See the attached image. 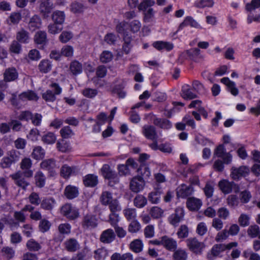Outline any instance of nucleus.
Here are the masks:
<instances>
[{
  "label": "nucleus",
  "mask_w": 260,
  "mask_h": 260,
  "mask_svg": "<svg viewBox=\"0 0 260 260\" xmlns=\"http://www.w3.org/2000/svg\"><path fill=\"white\" fill-rule=\"evenodd\" d=\"M38 67L41 73L46 74L51 70L52 64L49 60L43 59L40 62Z\"/></svg>",
  "instance_id": "nucleus-29"
},
{
  "label": "nucleus",
  "mask_w": 260,
  "mask_h": 260,
  "mask_svg": "<svg viewBox=\"0 0 260 260\" xmlns=\"http://www.w3.org/2000/svg\"><path fill=\"white\" fill-rule=\"evenodd\" d=\"M184 217V210L183 208L178 207L175 210L174 213L168 217V221L172 225L177 226L183 220Z\"/></svg>",
  "instance_id": "nucleus-9"
},
{
  "label": "nucleus",
  "mask_w": 260,
  "mask_h": 260,
  "mask_svg": "<svg viewBox=\"0 0 260 260\" xmlns=\"http://www.w3.org/2000/svg\"><path fill=\"white\" fill-rule=\"evenodd\" d=\"M123 214L127 220L134 219L136 217V210L134 208H127L123 210Z\"/></svg>",
  "instance_id": "nucleus-62"
},
{
  "label": "nucleus",
  "mask_w": 260,
  "mask_h": 260,
  "mask_svg": "<svg viewBox=\"0 0 260 260\" xmlns=\"http://www.w3.org/2000/svg\"><path fill=\"white\" fill-rule=\"evenodd\" d=\"M113 57V55L111 52L105 50L101 54L100 59L103 63H107L111 61Z\"/></svg>",
  "instance_id": "nucleus-54"
},
{
  "label": "nucleus",
  "mask_w": 260,
  "mask_h": 260,
  "mask_svg": "<svg viewBox=\"0 0 260 260\" xmlns=\"http://www.w3.org/2000/svg\"><path fill=\"white\" fill-rule=\"evenodd\" d=\"M83 183L86 186L94 187L98 183V176L93 174L87 175L83 178Z\"/></svg>",
  "instance_id": "nucleus-27"
},
{
  "label": "nucleus",
  "mask_w": 260,
  "mask_h": 260,
  "mask_svg": "<svg viewBox=\"0 0 260 260\" xmlns=\"http://www.w3.org/2000/svg\"><path fill=\"white\" fill-rule=\"evenodd\" d=\"M51 223L47 219H43L40 221L39 229L43 233L48 231L51 226Z\"/></svg>",
  "instance_id": "nucleus-64"
},
{
  "label": "nucleus",
  "mask_w": 260,
  "mask_h": 260,
  "mask_svg": "<svg viewBox=\"0 0 260 260\" xmlns=\"http://www.w3.org/2000/svg\"><path fill=\"white\" fill-rule=\"evenodd\" d=\"M55 201L52 198H45L40 203L41 208L45 210L51 211L54 208Z\"/></svg>",
  "instance_id": "nucleus-26"
},
{
  "label": "nucleus",
  "mask_w": 260,
  "mask_h": 260,
  "mask_svg": "<svg viewBox=\"0 0 260 260\" xmlns=\"http://www.w3.org/2000/svg\"><path fill=\"white\" fill-rule=\"evenodd\" d=\"M52 17L54 23L49 25L48 32H70L65 30L62 31L63 23L65 20L64 12L56 11L53 13Z\"/></svg>",
  "instance_id": "nucleus-2"
},
{
  "label": "nucleus",
  "mask_w": 260,
  "mask_h": 260,
  "mask_svg": "<svg viewBox=\"0 0 260 260\" xmlns=\"http://www.w3.org/2000/svg\"><path fill=\"white\" fill-rule=\"evenodd\" d=\"M101 172L103 177L109 180V185L112 186L118 183L119 178L117 173L108 165H103L101 169Z\"/></svg>",
  "instance_id": "nucleus-6"
},
{
  "label": "nucleus",
  "mask_w": 260,
  "mask_h": 260,
  "mask_svg": "<svg viewBox=\"0 0 260 260\" xmlns=\"http://www.w3.org/2000/svg\"><path fill=\"white\" fill-rule=\"evenodd\" d=\"M56 140V138L55 135L52 132H48L42 137V141L47 144H54Z\"/></svg>",
  "instance_id": "nucleus-48"
},
{
  "label": "nucleus",
  "mask_w": 260,
  "mask_h": 260,
  "mask_svg": "<svg viewBox=\"0 0 260 260\" xmlns=\"http://www.w3.org/2000/svg\"><path fill=\"white\" fill-rule=\"evenodd\" d=\"M32 160L28 157L23 158L20 163V168L23 171H18L16 173L10 175L14 180V183L23 190H26L27 186L30 185L27 178H31L34 171L31 170L32 167Z\"/></svg>",
  "instance_id": "nucleus-1"
},
{
  "label": "nucleus",
  "mask_w": 260,
  "mask_h": 260,
  "mask_svg": "<svg viewBox=\"0 0 260 260\" xmlns=\"http://www.w3.org/2000/svg\"><path fill=\"white\" fill-rule=\"evenodd\" d=\"M202 205V202L200 199L194 197H190L187 199L186 206L190 211H198Z\"/></svg>",
  "instance_id": "nucleus-20"
},
{
  "label": "nucleus",
  "mask_w": 260,
  "mask_h": 260,
  "mask_svg": "<svg viewBox=\"0 0 260 260\" xmlns=\"http://www.w3.org/2000/svg\"><path fill=\"white\" fill-rule=\"evenodd\" d=\"M45 154V150L42 147L38 146L34 148L31 156L36 159H40L44 157Z\"/></svg>",
  "instance_id": "nucleus-45"
},
{
  "label": "nucleus",
  "mask_w": 260,
  "mask_h": 260,
  "mask_svg": "<svg viewBox=\"0 0 260 260\" xmlns=\"http://www.w3.org/2000/svg\"><path fill=\"white\" fill-rule=\"evenodd\" d=\"M98 221L95 215L91 213L86 214L83 217L82 226L85 229H92L97 226Z\"/></svg>",
  "instance_id": "nucleus-10"
},
{
  "label": "nucleus",
  "mask_w": 260,
  "mask_h": 260,
  "mask_svg": "<svg viewBox=\"0 0 260 260\" xmlns=\"http://www.w3.org/2000/svg\"><path fill=\"white\" fill-rule=\"evenodd\" d=\"M142 132L148 139L154 140H157L158 138L155 128L152 125H145L142 127Z\"/></svg>",
  "instance_id": "nucleus-17"
},
{
  "label": "nucleus",
  "mask_w": 260,
  "mask_h": 260,
  "mask_svg": "<svg viewBox=\"0 0 260 260\" xmlns=\"http://www.w3.org/2000/svg\"><path fill=\"white\" fill-rule=\"evenodd\" d=\"M141 229V224L137 220L132 221L129 224L128 231L132 233L138 232Z\"/></svg>",
  "instance_id": "nucleus-63"
},
{
  "label": "nucleus",
  "mask_w": 260,
  "mask_h": 260,
  "mask_svg": "<svg viewBox=\"0 0 260 260\" xmlns=\"http://www.w3.org/2000/svg\"><path fill=\"white\" fill-rule=\"evenodd\" d=\"M4 81L6 82L14 81L18 77V72L14 67L6 69L3 73Z\"/></svg>",
  "instance_id": "nucleus-18"
},
{
  "label": "nucleus",
  "mask_w": 260,
  "mask_h": 260,
  "mask_svg": "<svg viewBox=\"0 0 260 260\" xmlns=\"http://www.w3.org/2000/svg\"><path fill=\"white\" fill-rule=\"evenodd\" d=\"M108 256V250L105 247H101L94 251L95 260H106Z\"/></svg>",
  "instance_id": "nucleus-32"
},
{
  "label": "nucleus",
  "mask_w": 260,
  "mask_h": 260,
  "mask_svg": "<svg viewBox=\"0 0 260 260\" xmlns=\"http://www.w3.org/2000/svg\"><path fill=\"white\" fill-rule=\"evenodd\" d=\"M61 137L63 139H69L74 135V133L69 126H64L60 131Z\"/></svg>",
  "instance_id": "nucleus-51"
},
{
  "label": "nucleus",
  "mask_w": 260,
  "mask_h": 260,
  "mask_svg": "<svg viewBox=\"0 0 260 260\" xmlns=\"http://www.w3.org/2000/svg\"><path fill=\"white\" fill-rule=\"evenodd\" d=\"M143 243L140 239H135L132 241L129 244V248L133 252L139 253L143 250Z\"/></svg>",
  "instance_id": "nucleus-33"
},
{
  "label": "nucleus",
  "mask_w": 260,
  "mask_h": 260,
  "mask_svg": "<svg viewBox=\"0 0 260 260\" xmlns=\"http://www.w3.org/2000/svg\"><path fill=\"white\" fill-rule=\"evenodd\" d=\"M153 46L158 50L165 49L167 51L171 50L174 45L172 43L164 41H156L153 43Z\"/></svg>",
  "instance_id": "nucleus-30"
},
{
  "label": "nucleus",
  "mask_w": 260,
  "mask_h": 260,
  "mask_svg": "<svg viewBox=\"0 0 260 260\" xmlns=\"http://www.w3.org/2000/svg\"><path fill=\"white\" fill-rule=\"evenodd\" d=\"M74 168L64 165L60 169V175L63 178H68L74 172Z\"/></svg>",
  "instance_id": "nucleus-50"
},
{
  "label": "nucleus",
  "mask_w": 260,
  "mask_h": 260,
  "mask_svg": "<svg viewBox=\"0 0 260 260\" xmlns=\"http://www.w3.org/2000/svg\"><path fill=\"white\" fill-rule=\"evenodd\" d=\"M137 172L138 176L142 177L143 179L148 178L151 174L149 168L144 165L140 166L137 170Z\"/></svg>",
  "instance_id": "nucleus-42"
},
{
  "label": "nucleus",
  "mask_w": 260,
  "mask_h": 260,
  "mask_svg": "<svg viewBox=\"0 0 260 260\" xmlns=\"http://www.w3.org/2000/svg\"><path fill=\"white\" fill-rule=\"evenodd\" d=\"M40 167L41 169L47 171L50 176H54L56 174V170L59 167L57 166L54 159L50 158L42 161L40 164Z\"/></svg>",
  "instance_id": "nucleus-8"
},
{
  "label": "nucleus",
  "mask_w": 260,
  "mask_h": 260,
  "mask_svg": "<svg viewBox=\"0 0 260 260\" xmlns=\"http://www.w3.org/2000/svg\"><path fill=\"white\" fill-rule=\"evenodd\" d=\"M187 26L198 28L200 26V24L191 16H187L185 18L183 21L180 24L178 30L175 32H177L178 31L181 30L184 27Z\"/></svg>",
  "instance_id": "nucleus-23"
},
{
  "label": "nucleus",
  "mask_w": 260,
  "mask_h": 260,
  "mask_svg": "<svg viewBox=\"0 0 260 260\" xmlns=\"http://www.w3.org/2000/svg\"><path fill=\"white\" fill-rule=\"evenodd\" d=\"M129 23L122 21H118L116 26V32H127L126 31L128 29Z\"/></svg>",
  "instance_id": "nucleus-56"
},
{
  "label": "nucleus",
  "mask_w": 260,
  "mask_h": 260,
  "mask_svg": "<svg viewBox=\"0 0 260 260\" xmlns=\"http://www.w3.org/2000/svg\"><path fill=\"white\" fill-rule=\"evenodd\" d=\"M224 244H223L214 245L207 255L208 259L214 260L216 257L219 255L221 252L224 251Z\"/></svg>",
  "instance_id": "nucleus-19"
},
{
  "label": "nucleus",
  "mask_w": 260,
  "mask_h": 260,
  "mask_svg": "<svg viewBox=\"0 0 260 260\" xmlns=\"http://www.w3.org/2000/svg\"><path fill=\"white\" fill-rule=\"evenodd\" d=\"M177 235L179 238H185L188 236V228L186 225H181L178 229Z\"/></svg>",
  "instance_id": "nucleus-61"
},
{
  "label": "nucleus",
  "mask_w": 260,
  "mask_h": 260,
  "mask_svg": "<svg viewBox=\"0 0 260 260\" xmlns=\"http://www.w3.org/2000/svg\"><path fill=\"white\" fill-rule=\"evenodd\" d=\"M53 9V4L51 0H41L39 5L41 14L44 17L48 16Z\"/></svg>",
  "instance_id": "nucleus-16"
},
{
  "label": "nucleus",
  "mask_w": 260,
  "mask_h": 260,
  "mask_svg": "<svg viewBox=\"0 0 260 260\" xmlns=\"http://www.w3.org/2000/svg\"><path fill=\"white\" fill-rule=\"evenodd\" d=\"M162 193V191L160 189L155 190L152 191L148 195V200L153 204L158 203L160 199V195Z\"/></svg>",
  "instance_id": "nucleus-41"
},
{
  "label": "nucleus",
  "mask_w": 260,
  "mask_h": 260,
  "mask_svg": "<svg viewBox=\"0 0 260 260\" xmlns=\"http://www.w3.org/2000/svg\"><path fill=\"white\" fill-rule=\"evenodd\" d=\"M153 123L161 128L169 129L172 127L171 122L166 119L154 118Z\"/></svg>",
  "instance_id": "nucleus-37"
},
{
  "label": "nucleus",
  "mask_w": 260,
  "mask_h": 260,
  "mask_svg": "<svg viewBox=\"0 0 260 260\" xmlns=\"http://www.w3.org/2000/svg\"><path fill=\"white\" fill-rule=\"evenodd\" d=\"M187 254L185 250L178 249L175 250L173 254L174 260H186Z\"/></svg>",
  "instance_id": "nucleus-46"
},
{
  "label": "nucleus",
  "mask_w": 260,
  "mask_h": 260,
  "mask_svg": "<svg viewBox=\"0 0 260 260\" xmlns=\"http://www.w3.org/2000/svg\"><path fill=\"white\" fill-rule=\"evenodd\" d=\"M260 234V229L257 225H250L247 230L248 235L252 238H255Z\"/></svg>",
  "instance_id": "nucleus-52"
},
{
  "label": "nucleus",
  "mask_w": 260,
  "mask_h": 260,
  "mask_svg": "<svg viewBox=\"0 0 260 260\" xmlns=\"http://www.w3.org/2000/svg\"><path fill=\"white\" fill-rule=\"evenodd\" d=\"M42 20L41 18L37 15H35L30 18L28 24L29 30L31 31V32H45V31L40 30Z\"/></svg>",
  "instance_id": "nucleus-13"
},
{
  "label": "nucleus",
  "mask_w": 260,
  "mask_h": 260,
  "mask_svg": "<svg viewBox=\"0 0 260 260\" xmlns=\"http://www.w3.org/2000/svg\"><path fill=\"white\" fill-rule=\"evenodd\" d=\"M181 96L185 100H192L197 97L196 93H194L188 85L182 86L181 93Z\"/></svg>",
  "instance_id": "nucleus-25"
},
{
  "label": "nucleus",
  "mask_w": 260,
  "mask_h": 260,
  "mask_svg": "<svg viewBox=\"0 0 260 260\" xmlns=\"http://www.w3.org/2000/svg\"><path fill=\"white\" fill-rule=\"evenodd\" d=\"M64 193L68 199H73L78 196V188L74 186L68 185L64 189Z\"/></svg>",
  "instance_id": "nucleus-28"
},
{
  "label": "nucleus",
  "mask_w": 260,
  "mask_h": 260,
  "mask_svg": "<svg viewBox=\"0 0 260 260\" xmlns=\"http://www.w3.org/2000/svg\"><path fill=\"white\" fill-rule=\"evenodd\" d=\"M214 5V0H196L194 2L193 6L198 9H204L212 8Z\"/></svg>",
  "instance_id": "nucleus-31"
},
{
  "label": "nucleus",
  "mask_w": 260,
  "mask_h": 260,
  "mask_svg": "<svg viewBox=\"0 0 260 260\" xmlns=\"http://www.w3.org/2000/svg\"><path fill=\"white\" fill-rule=\"evenodd\" d=\"M101 202L104 205H107L113 201L112 193L108 191H103L100 198Z\"/></svg>",
  "instance_id": "nucleus-43"
},
{
  "label": "nucleus",
  "mask_w": 260,
  "mask_h": 260,
  "mask_svg": "<svg viewBox=\"0 0 260 260\" xmlns=\"http://www.w3.org/2000/svg\"><path fill=\"white\" fill-rule=\"evenodd\" d=\"M200 54V50L198 48L186 50L181 53L179 56V59L183 60L187 59V57H189L191 59H194Z\"/></svg>",
  "instance_id": "nucleus-21"
},
{
  "label": "nucleus",
  "mask_w": 260,
  "mask_h": 260,
  "mask_svg": "<svg viewBox=\"0 0 260 260\" xmlns=\"http://www.w3.org/2000/svg\"><path fill=\"white\" fill-rule=\"evenodd\" d=\"M61 213L69 220H74L79 216V210L70 204H66L62 206Z\"/></svg>",
  "instance_id": "nucleus-7"
},
{
  "label": "nucleus",
  "mask_w": 260,
  "mask_h": 260,
  "mask_svg": "<svg viewBox=\"0 0 260 260\" xmlns=\"http://www.w3.org/2000/svg\"><path fill=\"white\" fill-rule=\"evenodd\" d=\"M49 87L52 88L47 90L42 94V98L47 102H53L56 100V95L61 93L62 89L58 84L52 83Z\"/></svg>",
  "instance_id": "nucleus-5"
},
{
  "label": "nucleus",
  "mask_w": 260,
  "mask_h": 260,
  "mask_svg": "<svg viewBox=\"0 0 260 260\" xmlns=\"http://www.w3.org/2000/svg\"><path fill=\"white\" fill-rule=\"evenodd\" d=\"M71 225L68 223L60 224L58 226L59 233L62 235H68L71 233Z\"/></svg>",
  "instance_id": "nucleus-57"
},
{
  "label": "nucleus",
  "mask_w": 260,
  "mask_h": 260,
  "mask_svg": "<svg viewBox=\"0 0 260 260\" xmlns=\"http://www.w3.org/2000/svg\"><path fill=\"white\" fill-rule=\"evenodd\" d=\"M128 29L130 28L131 32H138L141 27V23L138 20H134L129 23Z\"/></svg>",
  "instance_id": "nucleus-59"
},
{
  "label": "nucleus",
  "mask_w": 260,
  "mask_h": 260,
  "mask_svg": "<svg viewBox=\"0 0 260 260\" xmlns=\"http://www.w3.org/2000/svg\"><path fill=\"white\" fill-rule=\"evenodd\" d=\"M219 187L224 193H229L231 192L234 182H230L226 180H223L219 182Z\"/></svg>",
  "instance_id": "nucleus-36"
},
{
  "label": "nucleus",
  "mask_w": 260,
  "mask_h": 260,
  "mask_svg": "<svg viewBox=\"0 0 260 260\" xmlns=\"http://www.w3.org/2000/svg\"><path fill=\"white\" fill-rule=\"evenodd\" d=\"M260 8V0H251L245 5V10L249 12Z\"/></svg>",
  "instance_id": "nucleus-53"
},
{
  "label": "nucleus",
  "mask_w": 260,
  "mask_h": 260,
  "mask_svg": "<svg viewBox=\"0 0 260 260\" xmlns=\"http://www.w3.org/2000/svg\"><path fill=\"white\" fill-rule=\"evenodd\" d=\"M82 94L87 98H93L98 94V90L95 89L86 88L82 90Z\"/></svg>",
  "instance_id": "nucleus-58"
},
{
  "label": "nucleus",
  "mask_w": 260,
  "mask_h": 260,
  "mask_svg": "<svg viewBox=\"0 0 260 260\" xmlns=\"http://www.w3.org/2000/svg\"><path fill=\"white\" fill-rule=\"evenodd\" d=\"M35 181L37 187L42 188L45 185L46 177L45 175L40 171L36 172L35 175Z\"/></svg>",
  "instance_id": "nucleus-35"
},
{
  "label": "nucleus",
  "mask_w": 260,
  "mask_h": 260,
  "mask_svg": "<svg viewBox=\"0 0 260 260\" xmlns=\"http://www.w3.org/2000/svg\"><path fill=\"white\" fill-rule=\"evenodd\" d=\"M125 86V82L122 81L121 83L116 85L113 90L112 92L118 95L120 98H124L126 95V92L123 90V89Z\"/></svg>",
  "instance_id": "nucleus-39"
},
{
  "label": "nucleus",
  "mask_w": 260,
  "mask_h": 260,
  "mask_svg": "<svg viewBox=\"0 0 260 260\" xmlns=\"http://www.w3.org/2000/svg\"><path fill=\"white\" fill-rule=\"evenodd\" d=\"M145 184L144 180L142 177L138 176L132 179L129 187L132 191L137 193L143 189Z\"/></svg>",
  "instance_id": "nucleus-14"
},
{
  "label": "nucleus",
  "mask_w": 260,
  "mask_h": 260,
  "mask_svg": "<svg viewBox=\"0 0 260 260\" xmlns=\"http://www.w3.org/2000/svg\"><path fill=\"white\" fill-rule=\"evenodd\" d=\"M193 189L191 185H182L181 187L177 191L178 197L184 198L190 196L193 192Z\"/></svg>",
  "instance_id": "nucleus-34"
},
{
  "label": "nucleus",
  "mask_w": 260,
  "mask_h": 260,
  "mask_svg": "<svg viewBox=\"0 0 260 260\" xmlns=\"http://www.w3.org/2000/svg\"><path fill=\"white\" fill-rule=\"evenodd\" d=\"M2 256L7 260L12 258L15 254V250L10 247H4L1 250Z\"/></svg>",
  "instance_id": "nucleus-44"
},
{
  "label": "nucleus",
  "mask_w": 260,
  "mask_h": 260,
  "mask_svg": "<svg viewBox=\"0 0 260 260\" xmlns=\"http://www.w3.org/2000/svg\"><path fill=\"white\" fill-rule=\"evenodd\" d=\"M147 203V199L142 195H137L134 200V204L137 208H143Z\"/></svg>",
  "instance_id": "nucleus-47"
},
{
  "label": "nucleus",
  "mask_w": 260,
  "mask_h": 260,
  "mask_svg": "<svg viewBox=\"0 0 260 260\" xmlns=\"http://www.w3.org/2000/svg\"><path fill=\"white\" fill-rule=\"evenodd\" d=\"M116 238V234L112 229H108L103 231L100 236V241L105 244L112 243Z\"/></svg>",
  "instance_id": "nucleus-12"
},
{
  "label": "nucleus",
  "mask_w": 260,
  "mask_h": 260,
  "mask_svg": "<svg viewBox=\"0 0 260 260\" xmlns=\"http://www.w3.org/2000/svg\"><path fill=\"white\" fill-rule=\"evenodd\" d=\"M20 154V152L15 149L8 151L7 156L1 159V166L4 169L10 168L13 164L19 160Z\"/></svg>",
  "instance_id": "nucleus-4"
},
{
  "label": "nucleus",
  "mask_w": 260,
  "mask_h": 260,
  "mask_svg": "<svg viewBox=\"0 0 260 260\" xmlns=\"http://www.w3.org/2000/svg\"><path fill=\"white\" fill-rule=\"evenodd\" d=\"M249 168L246 166H240L239 168L232 167L231 176L234 180H239L242 177H244L249 173Z\"/></svg>",
  "instance_id": "nucleus-15"
},
{
  "label": "nucleus",
  "mask_w": 260,
  "mask_h": 260,
  "mask_svg": "<svg viewBox=\"0 0 260 260\" xmlns=\"http://www.w3.org/2000/svg\"><path fill=\"white\" fill-rule=\"evenodd\" d=\"M65 249L69 252H75L80 247V245L76 239L70 238L63 243Z\"/></svg>",
  "instance_id": "nucleus-22"
},
{
  "label": "nucleus",
  "mask_w": 260,
  "mask_h": 260,
  "mask_svg": "<svg viewBox=\"0 0 260 260\" xmlns=\"http://www.w3.org/2000/svg\"><path fill=\"white\" fill-rule=\"evenodd\" d=\"M19 98L22 101H25L27 100L37 101L39 97L35 92L29 90L20 94L19 95Z\"/></svg>",
  "instance_id": "nucleus-38"
},
{
  "label": "nucleus",
  "mask_w": 260,
  "mask_h": 260,
  "mask_svg": "<svg viewBox=\"0 0 260 260\" xmlns=\"http://www.w3.org/2000/svg\"><path fill=\"white\" fill-rule=\"evenodd\" d=\"M154 0H143L138 6L140 11L143 12V21L145 23H149L152 21L154 17L155 12L151 8L155 5Z\"/></svg>",
  "instance_id": "nucleus-3"
},
{
  "label": "nucleus",
  "mask_w": 260,
  "mask_h": 260,
  "mask_svg": "<svg viewBox=\"0 0 260 260\" xmlns=\"http://www.w3.org/2000/svg\"><path fill=\"white\" fill-rule=\"evenodd\" d=\"M186 243L189 249L197 254H201L205 247L204 243L199 242L196 238H190L187 239Z\"/></svg>",
  "instance_id": "nucleus-11"
},
{
  "label": "nucleus",
  "mask_w": 260,
  "mask_h": 260,
  "mask_svg": "<svg viewBox=\"0 0 260 260\" xmlns=\"http://www.w3.org/2000/svg\"><path fill=\"white\" fill-rule=\"evenodd\" d=\"M84 5L79 2H74L71 5V11L75 14H79L83 12Z\"/></svg>",
  "instance_id": "nucleus-55"
},
{
  "label": "nucleus",
  "mask_w": 260,
  "mask_h": 260,
  "mask_svg": "<svg viewBox=\"0 0 260 260\" xmlns=\"http://www.w3.org/2000/svg\"><path fill=\"white\" fill-rule=\"evenodd\" d=\"M162 246L169 251H175L177 247L176 240L167 236H163Z\"/></svg>",
  "instance_id": "nucleus-24"
},
{
  "label": "nucleus",
  "mask_w": 260,
  "mask_h": 260,
  "mask_svg": "<svg viewBox=\"0 0 260 260\" xmlns=\"http://www.w3.org/2000/svg\"><path fill=\"white\" fill-rule=\"evenodd\" d=\"M28 199L29 203L35 206H38L41 201L38 193L35 192L31 193Z\"/></svg>",
  "instance_id": "nucleus-60"
},
{
  "label": "nucleus",
  "mask_w": 260,
  "mask_h": 260,
  "mask_svg": "<svg viewBox=\"0 0 260 260\" xmlns=\"http://www.w3.org/2000/svg\"><path fill=\"white\" fill-rule=\"evenodd\" d=\"M26 246L28 250L31 251H38L42 248L41 244L33 239L27 241Z\"/></svg>",
  "instance_id": "nucleus-40"
},
{
  "label": "nucleus",
  "mask_w": 260,
  "mask_h": 260,
  "mask_svg": "<svg viewBox=\"0 0 260 260\" xmlns=\"http://www.w3.org/2000/svg\"><path fill=\"white\" fill-rule=\"evenodd\" d=\"M70 70L74 75H77L82 72V66L77 61H74L70 64Z\"/></svg>",
  "instance_id": "nucleus-49"
}]
</instances>
